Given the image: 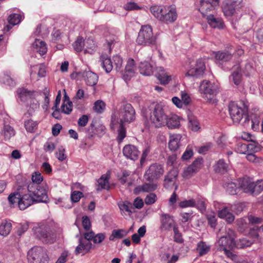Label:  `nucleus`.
<instances>
[{"label": "nucleus", "mask_w": 263, "mask_h": 263, "mask_svg": "<svg viewBox=\"0 0 263 263\" xmlns=\"http://www.w3.org/2000/svg\"><path fill=\"white\" fill-rule=\"evenodd\" d=\"M135 119V111L130 104L123 105L119 110L117 115H114L111 117V127L115 128L114 126L119 124L118 130L117 141L119 143L122 142L126 137V130L123 126V123H130Z\"/></svg>", "instance_id": "obj_1"}, {"label": "nucleus", "mask_w": 263, "mask_h": 263, "mask_svg": "<svg viewBox=\"0 0 263 263\" xmlns=\"http://www.w3.org/2000/svg\"><path fill=\"white\" fill-rule=\"evenodd\" d=\"M8 199L11 204H17L21 210H24L36 202L33 196L27 192V188L22 186H18L15 192L10 194Z\"/></svg>", "instance_id": "obj_2"}, {"label": "nucleus", "mask_w": 263, "mask_h": 263, "mask_svg": "<svg viewBox=\"0 0 263 263\" xmlns=\"http://www.w3.org/2000/svg\"><path fill=\"white\" fill-rule=\"evenodd\" d=\"M150 10L156 18L166 24L174 23L178 17L176 8L173 5L153 6Z\"/></svg>", "instance_id": "obj_3"}, {"label": "nucleus", "mask_w": 263, "mask_h": 263, "mask_svg": "<svg viewBox=\"0 0 263 263\" xmlns=\"http://www.w3.org/2000/svg\"><path fill=\"white\" fill-rule=\"evenodd\" d=\"M218 90L219 88L217 84L208 80L202 81L199 88L202 97L212 104L217 102L215 96L218 92Z\"/></svg>", "instance_id": "obj_4"}, {"label": "nucleus", "mask_w": 263, "mask_h": 263, "mask_svg": "<svg viewBox=\"0 0 263 263\" xmlns=\"http://www.w3.org/2000/svg\"><path fill=\"white\" fill-rule=\"evenodd\" d=\"M167 117L162 106L156 104L150 112L148 122L152 126L160 128L167 124Z\"/></svg>", "instance_id": "obj_5"}, {"label": "nucleus", "mask_w": 263, "mask_h": 263, "mask_svg": "<svg viewBox=\"0 0 263 263\" xmlns=\"http://www.w3.org/2000/svg\"><path fill=\"white\" fill-rule=\"evenodd\" d=\"M136 42L138 45L145 46L156 45L157 37L154 35L151 26L143 25L141 26Z\"/></svg>", "instance_id": "obj_6"}, {"label": "nucleus", "mask_w": 263, "mask_h": 263, "mask_svg": "<svg viewBox=\"0 0 263 263\" xmlns=\"http://www.w3.org/2000/svg\"><path fill=\"white\" fill-rule=\"evenodd\" d=\"M229 111L234 123L238 124L244 119L243 125H245L249 121L247 108L244 105L240 106L235 102H231L229 105Z\"/></svg>", "instance_id": "obj_7"}, {"label": "nucleus", "mask_w": 263, "mask_h": 263, "mask_svg": "<svg viewBox=\"0 0 263 263\" xmlns=\"http://www.w3.org/2000/svg\"><path fill=\"white\" fill-rule=\"evenodd\" d=\"M240 187L245 193L256 196L263 191V180L253 181L250 178H243L240 182Z\"/></svg>", "instance_id": "obj_8"}, {"label": "nucleus", "mask_w": 263, "mask_h": 263, "mask_svg": "<svg viewBox=\"0 0 263 263\" xmlns=\"http://www.w3.org/2000/svg\"><path fill=\"white\" fill-rule=\"evenodd\" d=\"M33 231L36 236L44 242L52 243L55 241V234L47 225L38 224L33 228Z\"/></svg>", "instance_id": "obj_9"}, {"label": "nucleus", "mask_w": 263, "mask_h": 263, "mask_svg": "<svg viewBox=\"0 0 263 263\" xmlns=\"http://www.w3.org/2000/svg\"><path fill=\"white\" fill-rule=\"evenodd\" d=\"M28 263H48L49 257L46 250L41 247L31 248L27 253Z\"/></svg>", "instance_id": "obj_10"}, {"label": "nucleus", "mask_w": 263, "mask_h": 263, "mask_svg": "<svg viewBox=\"0 0 263 263\" xmlns=\"http://www.w3.org/2000/svg\"><path fill=\"white\" fill-rule=\"evenodd\" d=\"M234 232L228 229L226 230V234L221 236L217 241L216 246L219 251H224L227 249H232L235 246Z\"/></svg>", "instance_id": "obj_11"}, {"label": "nucleus", "mask_w": 263, "mask_h": 263, "mask_svg": "<svg viewBox=\"0 0 263 263\" xmlns=\"http://www.w3.org/2000/svg\"><path fill=\"white\" fill-rule=\"evenodd\" d=\"M164 173L161 165L158 163L151 164L146 171L144 178L149 181H154L160 178Z\"/></svg>", "instance_id": "obj_12"}, {"label": "nucleus", "mask_w": 263, "mask_h": 263, "mask_svg": "<svg viewBox=\"0 0 263 263\" xmlns=\"http://www.w3.org/2000/svg\"><path fill=\"white\" fill-rule=\"evenodd\" d=\"M243 6L242 0H225L222 6L224 14L230 16L234 14L235 10Z\"/></svg>", "instance_id": "obj_13"}, {"label": "nucleus", "mask_w": 263, "mask_h": 263, "mask_svg": "<svg viewBox=\"0 0 263 263\" xmlns=\"http://www.w3.org/2000/svg\"><path fill=\"white\" fill-rule=\"evenodd\" d=\"M243 6L242 0H225L222 6L224 14L230 16L234 14L235 10Z\"/></svg>", "instance_id": "obj_14"}, {"label": "nucleus", "mask_w": 263, "mask_h": 263, "mask_svg": "<svg viewBox=\"0 0 263 263\" xmlns=\"http://www.w3.org/2000/svg\"><path fill=\"white\" fill-rule=\"evenodd\" d=\"M36 188L32 192L29 187H27V192L33 196L36 202H46L48 199L47 185L42 184V185L37 186Z\"/></svg>", "instance_id": "obj_15"}, {"label": "nucleus", "mask_w": 263, "mask_h": 263, "mask_svg": "<svg viewBox=\"0 0 263 263\" xmlns=\"http://www.w3.org/2000/svg\"><path fill=\"white\" fill-rule=\"evenodd\" d=\"M160 221L159 229L161 231H170L177 227L173 217L168 214L161 213L160 215Z\"/></svg>", "instance_id": "obj_16"}, {"label": "nucleus", "mask_w": 263, "mask_h": 263, "mask_svg": "<svg viewBox=\"0 0 263 263\" xmlns=\"http://www.w3.org/2000/svg\"><path fill=\"white\" fill-rule=\"evenodd\" d=\"M205 69L204 62L202 59L196 61L195 65L191 67L186 73L185 75L196 78H199L203 76Z\"/></svg>", "instance_id": "obj_17"}, {"label": "nucleus", "mask_w": 263, "mask_h": 263, "mask_svg": "<svg viewBox=\"0 0 263 263\" xmlns=\"http://www.w3.org/2000/svg\"><path fill=\"white\" fill-rule=\"evenodd\" d=\"M122 152L126 158L133 161L137 160L140 155V151L138 148L132 144L125 145L123 148Z\"/></svg>", "instance_id": "obj_18"}, {"label": "nucleus", "mask_w": 263, "mask_h": 263, "mask_svg": "<svg viewBox=\"0 0 263 263\" xmlns=\"http://www.w3.org/2000/svg\"><path fill=\"white\" fill-rule=\"evenodd\" d=\"M231 205L230 206H224L218 211V216L220 218L226 220L228 223H231L235 219V217L232 213Z\"/></svg>", "instance_id": "obj_19"}, {"label": "nucleus", "mask_w": 263, "mask_h": 263, "mask_svg": "<svg viewBox=\"0 0 263 263\" xmlns=\"http://www.w3.org/2000/svg\"><path fill=\"white\" fill-rule=\"evenodd\" d=\"M136 70L135 61L132 59H129L125 66V70L123 73V78L126 81H128L133 77Z\"/></svg>", "instance_id": "obj_20"}, {"label": "nucleus", "mask_w": 263, "mask_h": 263, "mask_svg": "<svg viewBox=\"0 0 263 263\" xmlns=\"http://www.w3.org/2000/svg\"><path fill=\"white\" fill-rule=\"evenodd\" d=\"M77 74L83 77L86 83L90 86L95 85L98 81V76L90 71L79 72Z\"/></svg>", "instance_id": "obj_21"}, {"label": "nucleus", "mask_w": 263, "mask_h": 263, "mask_svg": "<svg viewBox=\"0 0 263 263\" xmlns=\"http://www.w3.org/2000/svg\"><path fill=\"white\" fill-rule=\"evenodd\" d=\"M215 6L210 0H200L199 11L203 16H207L211 11H213Z\"/></svg>", "instance_id": "obj_22"}, {"label": "nucleus", "mask_w": 263, "mask_h": 263, "mask_svg": "<svg viewBox=\"0 0 263 263\" xmlns=\"http://www.w3.org/2000/svg\"><path fill=\"white\" fill-rule=\"evenodd\" d=\"M79 244L75 249L76 255L82 254L83 255L89 252L91 249L92 244L89 241L80 238L79 240Z\"/></svg>", "instance_id": "obj_23"}, {"label": "nucleus", "mask_w": 263, "mask_h": 263, "mask_svg": "<svg viewBox=\"0 0 263 263\" xmlns=\"http://www.w3.org/2000/svg\"><path fill=\"white\" fill-rule=\"evenodd\" d=\"M139 69L142 75L149 76L153 73L154 67L149 60H145L140 63Z\"/></svg>", "instance_id": "obj_24"}, {"label": "nucleus", "mask_w": 263, "mask_h": 263, "mask_svg": "<svg viewBox=\"0 0 263 263\" xmlns=\"http://www.w3.org/2000/svg\"><path fill=\"white\" fill-rule=\"evenodd\" d=\"M31 180L32 182L29 183L27 187L32 192L37 189V186L42 185L41 183L43 180V177L40 172H35L32 174Z\"/></svg>", "instance_id": "obj_25"}, {"label": "nucleus", "mask_w": 263, "mask_h": 263, "mask_svg": "<svg viewBox=\"0 0 263 263\" xmlns=\"http://www.w3.org/2000/svg\"><path fill=\"white\" fill-rule=\"evenodd\" d=\"M206 19L209 25L213 28L222 29L224 24L222 20L214 16L213 12L206 16Z\"/></svg>", "instance_id": "obj_26"}, {"label": "nucleus", "mask_w": 263, "mask_h": 263, "mask_svg": "<svg viewBox=\"0 0 263 263\" xmlns=\"http://www.w3.org/2000/svg\"><path fill=\"white\" fill-rule=\"evenodd\" d=\"M182 136L180 134H173L170 135L168 147L171 151H176L180 146V140Z\"/></svg>", "instance_id": "obj_27"}, {"label": "nucleus", "mask_w": 263, "mask_h": 263, "mask_svg": "<svg viewBox=\"0 0 263 263\" xmlns=\"http://www.w3.org/2000/svg\"><path fill=\"white\" fill-rule=\"evenodd\" d=\"M216 60L220 64L226 62L231 60L232 58V53L227 51L214 52Z\"/></svg>", "instance_id": "obj_28"}, {"label": "nucleus", "mask_w": 263, "mask_h": 263, "mask_svg": "<svg viewBox=\"0 0 263 263\" xmlns=\"http://www.w3.org/2000/svg\"><path fill=\"white\" fill-rule=\"evenodd\" d=\"M32 48L34 52L40 55H44L47 52V47L45 43L39 39H36L32 44Z\"/></svg>", "instance_id": "obj_29"}, {"label": "nucleus", "mask_w": 263, "mask_h": 263, "mask_svg": "<svg viewBox=\"0 0 263 263\" xmlns=\"http://www.w3.org/2000/svg\"><path fill=\"white\" fill-rule=\"evenodd\" d=\"M101 65L107 73L110 72L113 68L112 62L106 54H102L100 57Z\"/></svg>", "instance_id": "obj_30"}, {"label": "nucleus", "mask_w": 263, "mask_h": 263, "mask_svg": "<svg viewBox=\"0 0 263 263\" xmlns=\"http://www.w3.org/2000/svg\"><path fill=\"white\" fill-rule=\"evenodd\" d=\"M177 176V173L175 170L171 171L166 176L164 180V187L168 189L175 183V179Z\"/></svg>", "instance_id": "obj_31"}, {"label": "nucleus", "mask_w": 263, "mask_h": 263, "mask_svg": "<svg viewBox=\"0 0 263 263\" xmlns=\"http://www.w3.org/2000/svg\"><path fill=\"white\" fill-rule=\"evenodd\" d=\"M119 180L122 184L130 186L134 184L135 178L133 176L129 175L128 172L124 171L122 172V176Z\"/></svg>", "instance_id": "obj_32"}, {"label": "nucleus", "mask_w": 263, "mask_h": 263, "mask_svg": "<svg viewBox=\"0 0 263 263\" xmlns=\"http://www.w3.org/2000/svg\"><path fill=\"white\" fill-rule=\"evenodd\" d=\"M157 187V184L154 183H145L136 187L135 192L136 193H139L141 192H149L155 190Z\"/></svg>", "instance_id": "obj_33"}, {"label": "nucleus", "mask_w": 263, "mask_h": 263, "mask_svg": "<svg viewBox=\"0 0 263 263\" xmlns=\"http://www.w3.org/2000/svg\"><path fill=\"white\" fill-rule=\"evenodd\" d=\"M12 229V224L10 221L4 220L0 224V235L3 236H7Z\"/></svg>", "instance_id": "obj_34"}, {"label": "nucleus", "mask_w": 263, "mask_h": 263, "mask_svg": "<svg viewBox=\"0 0 263 263\" xmlns=\"http://www.w3.org/2000/svg\"><path fill=\"white\" fill-rule=\"evenodd\" d=\"M157 78L162 84H168L172 80L171 76L165 72L164 69L161 67L160 68Z\"/></svg>", "instance_id": "obj_35"}, {"label": "nucleus", "mask_w": 263, "mask_h": 263, "mask_svg": "<svg viewBox=\"0 0 263 263\" xmlns=\"http://www.w3.org/2000/svg\"><path fill=\"white\" fill-rule=\"evenodd\" d=\"M109 174H104L101 177L98 179V185L100 188H97V190H100L101 189H105L108 190L110 188V185L109 183Z\"/></svg>", "instance_id": "obj_36"}, {"label": "nucleus", "mask_w": 263, "mask_h": 263, "mask_svg": "<svg viewBox=\"0 0 263 263\" xmlns=\"http://www.w3.org/2000/svg\"><path fill=\"white\" fill-rule=\"evenodd\" d=\"M17 93L18 98L23 102H28L32 98H31L32 92L24 88H18L17 90Z\"/></svg>", "instance_id": "obj_37"}, {"label": "nucleus", "mask_w": 263, "mask_h": 263, "mask_svg": "<svg viewBox=\"0 0 263 263\" xmlns=\"http://www.w3.org/2000/svg\"><path fill=\"white\" fill-rule=\"evenodd\" d=\"M241 70L239 65H235L233 68L232 77L234 84L238 85L241 79Z\"/></svg>", "instance_id": "obj_38"}, {"label": "nucleus", "mask_w": 263, "mask_h": 263, "mask_svg": "<svg viewBox=\"0 0 263 263\" xmlns=\"http://www.w3.org/2000/svg\"><path fill=\"white\" fill-rule=\"evenodd\" d=\"M122 213L127 212L128 215L133 213V206L132 204L128 201H120L118 204Z\"/></svg>", "instance_id": "obj_39"}, {"label": "nucleus", "mask_w": 263, "mask_h": 263, "mask_svg": "<svg viewBox=\"0 0 263 263\" xmlns=\"http://www.w3.org/2000/svg\"><path fill=\"white\" fill-rule=\"evenodd\" d=\"M166 125L169 128H176L179 127L180 126L179 118L177 116L173 115L170 117H167V124Z\"/></svg>", "instance_id": "obj_40"}, {"label": "nucleus", "mask_w": 263, "mask_h": 263, "mask_svg": "<svg viewBox=\"0 0 263 263\" xmlns=\"http://www.w3.org/2000/svg\"><path fill=\"white\" fill-rule=\"evenodd\" d=\"M3 135L6 140H9L15 134L14 128L9 125H5L2 130Z\"/></svg>", "instance_id": "obj_41"}, {"label": "nucleus", "mask_w": 263, "mask_h": 263, "mask_svg": "<svg viewBox=\"0 0 263 263\" xmlns=\"http://www.w3.org/2000/svg\"><path fill=\"white\" fill-rule=\"evenodd\" d=\"M210 250V246L203 241H200L197 243L196 250L200 256L207 254Z\"/></svg>", "instance_id": "obj_42"}, {"label": "nucleus", "mask_w": 263, "mask_h": 263, "mask_svg": "<svg viewBox=\"0 0 263 263\" xmlns=\"http://www.w3.org/2000/svg\"><path fill=\"white\" fill-rule=\"evenodd\" d=\"M188 119L190 128L193 131L197 132L200 128V126L197 118L193 115H190Z\"/></svg>", "instance_id": "obj_43"}, {"label": "nucleus", "mask_w": 263, "mask_h": 263, "mask_svg": "<svg viewBox=\"0 0 263 263\" xmlns=\"http://www.w3.org/2000/svg\"><path fill=\"white\" fill-rule=\"evenodd\" d=\"M39 103L36 99L34 98L30 99V100L28 101L27 105V107H28V114L30 115H32L35 110L39 109Z\"/></svg>", "instance_id": "obj_44"}, {"label": "nucleus", "mask_w": 263, "mask_h": 263, "mask_svg": "<svg viewBox=\"0 0 263 263\" xmlns=\"http://www.w3.org/2000/svg\"><path fill=\"white\" fill-rule=\"evenodd\" d=\"M224 187L229 194L233 195L237 194L238 189L236 186V183L232 181L226 182L224 184Z\"/></svg>", "instance_id": "obj_45"}, {"label": "nucleus", "mask_w": 263, "mask_h": 263, "mask_svg": "<svg viewBox=\"0 0 263 263\" xmlns=\"http://www.w3.org/2000/svg\"><path fill=\"white\" fill-rule=\"evenodd\" d=\"M228 167V164L224 161L223 160L220 159L217 161L214 166V170L216 172L224 173L227 171Z\"/></svg>", "instance_id": "obj_46"}, {"label": "nucleus", "mask_w": 263, "mask_h": 263, "mask_svg": "<svg viewBox=\"0 0 263 263\" xmlns=\"http://www.w3.org/2000/svg\"><path fill=\"white\" fill-rule=\"evenodd\" d=\"M252 243V240L243 238L237 240L235 242V246L238 248L242 249L251 246Z\"/></svg>", "instance_id": "obj_47"}, {"label": "nucleus", "mask_w": 263, "mask_h": 263, "mask_svg": "<svg viewBox=\"0 0 263 263\" xmlns=\"http://www.w3.org/2000/svg\"><path fill=\"white\" fill-rule=\"evenodd\" d=\"M37 70H38L37 74L39 77L42 78L45 76L46 73L45 66L42 64L33 66L30 72L31 76H32L33 71Z\"/></svg>", "instance_id": "obj_48"}, {"label": "nucleus", "mask_w": 263, "mask_h": 263, "mask_svg": "<svg viewBox=\"0 0 263 263\" xmlns=\"http://www.w3.org/2000/svg\"><path fill=\"white\" fill-rule=\"evenodd\" d=\"M72 110V104L69 100H65L61 106V111L65 114H69Z\"/></svg>", "instance_id": "obj_49"}, {"label": "nucleus", "mask_w": 263, "mask_h": 263, "mask_svg": "<svg viewBox=\"0 0 263 263\" xmlns=\"http://www.w3.org/2000/svg\"><path fill=\"white\" fill-rule=\"evenodd\" d=\"M127 233L122 229L114 230L109 237L110 240H113L115 238L120 239L126 235Z\"/></svg>", "instance_id": "obj_50"}, {"label": "nucleus", "mask_w": 263, "mask_h": 263, "mask_svg": "<svg viewBox=\"0 0 263 263\" xmlns=\"http://www.w3.org/2000/svg\"><path fill=\"white\" fill-rule=\"evenodd\" d=\"M22 18V16L20 14H12L8 17V22L12 26L18 24L20 23Z\"/></svg>", "instance_id": "obj_51"}, {"label": "nucleus", "mask_w": 263, "mask_h": 263, "mask_svg": "<svg viewBox=\"0 0 263 263\" xmlns=\"http://www.w3.org/2000/svg\"><path fill=\"white\" fill-rule=\"evenodd\" d=\"M37 123L31 119L25 122L24 125L27 132L32 133L36 128Z\"/></svg>", "instance_id": "obj_52"}, {"label": "nucleus", "mask_w": 263, "mask_h": 263, "mask_svg": "<svg viewBox=\"0 0 263 263\" xmlns=\"http://www.w3.org/2000/svg\"><path fill=\"white\" fill-rule=\"evenodd\" d=\"M84 41L82 37H79L73 44L74 50L77 52L82 51L84 47Z\"/></svg>", "instance_id": "obj_53"}, {"label": "nucleus", "mask_w": 263, "mask_h": 263, "mask_svg": "<svg viewBox=\"0 0 263 263\" xmlns=\"http://www.w3.org/2000/svg\"><path fill=\"white\" fill-rule=\"evenodd\" d=\"M105 103L101 100L97 101L93 106L94 110L98 113H102L105 109Z\"/></svg>", "instance_id": "obj_54"}, {"label": "nucleus", "mask_w": 263, "mask_h": 263, "mask_svg": "<svg viewBox=\"0 0 263 263\" xmlns=\"http://www.w3.org/2000/svg\"><path fill=\"white\" fill-rule=\"evenodd\" d=\"M247 149H248L247 153H255L260 150V146L258 143L253 142L247 144Z\"/></svg>", "instance_id": "obj_55"}, {"label": "nucleus", "mask_w": 263, "mask_h": 263, "mask_svg": "<svg viewBox=\"0 0 263 263\" xmlns=\"http://www.w3.org/2000/svg\"><path fill=\"white\" fill-rule=\"evenodd\" d=\"M235 151L237 153L247 154L248 152L247 144L238 143L235 147Z\"/></svg>", "instance_id": "obj_56"}, {"label": "nucleus", "mask_w": 263, "mask_h": 263, "mask_svg": "<svg viewBox=\"0 0 263 263\" xmlns=\"http://www.w3.org/2000/svg\"><path fill=\"white\" fill-rule=\"evenodd\" d=\"M196 173V171L190 165L184 170L182 176L185 178H189Z\"/></svg>", "instance_id": "obj_57"}, {"label": "nucleus", "mask_w": 263, "mask_h": 263, "mask_svg": "<svg viewBox=\"0 0 263 263\" xmlns=\"http://www.w3.org/2000/svg\"><path fill=\"white\" fill-rule=\"evenodd\" d=\"M113 61L116 70L117 71H119L122 65V59L120 56L116 55L113 57Z\"/></svg>", "instance_id": "obj_58"}, {"label": "nucleus", "mask_w": 263, "mask_h": 263, "mask_svg": "<svg viewBox=\"0 0 263 263\" xmlns=\"http://www.w3.org/2000/svg\"><path fill=\"white\" fill-rule=\"evenodd\" d=\"M179 206L181 208H184L187 207H194L196 205L195 201L193 199L190 200H185L179 202Z\"/></svg>", "instance_id": "obj_59"}, {"label": "nucleus", "mask_w": 263, "mask_h": 263, "mask_svg": "<svg viewBox=\"0 0 263 263\" xmlns=\"http://www.w3.org/2000/svg\"><path fill=\"white\" fill-rule=\"evenodd\" d=\"M65 152V148L63 146H60L58 148V151L55 153V156L59 161H62L66 158Z\"/></svg>", "instance_id": "obj_60"}, {"label": "nucleus", "mask_w": 263, "mask_h": 263, "mask_svg": "<svg viewBox=\"0 0 263 263\" xmlns=\"http://www.w3.org/2000/svg\"><path fill=\"white\" fill-rule=\"evenodd\" d=\"M174 233V240L175 242L178 243H182L183 241L181 234L179 232L177 227H174L173 229Z\"/></svg>", "instance_id": "obj_61"}, {"label": "nucleus", "mask_w": 263, "mask_h": 263, "mask_svg": "<svg viewBox=\"0 0 263 263\" xmlns=\"http://www.w3.org/2000/svg\"><path fill=\"white\" fill-rule=\"evenodd\" d=\"M207 219L208 223L212 228H214L216 227L217 225V219L216 216L213 213L209 214L207 215Z\"/></svg>", "instance_id": "obj_62"}, {"label": "nucleus", "mask_w": 263, "mask_h": 263, "mask_svg": "<svg viewBox=\"0 0 263 263\" xmlns=\"http://www.w3.org/2000/svg\"><path fill=\"white\" fill-rule=\"evenodd\" d=\"M156 195L154 193H151L146 196L144 199V202L146 204L151 205L156 202Z\"/></svg>", "instance_id": "obj_63"}, {"label": "nucleus", "mask_w": 263, "mask_h": 263, "mask_svg": "<svg viewBox=\"0 0 263 263\" xmlns=\"http://www.w3.org/2000/svg\"><path fill=\"white\" fill-rule=\"evenodd\" d=\"M83 196V193L79 191H73L71 194V199L73 202H78Z\"/></svg>", "instance_id": "obj_64"}]
</instances>
